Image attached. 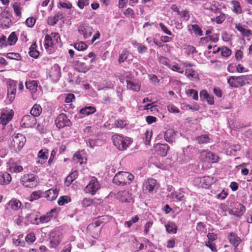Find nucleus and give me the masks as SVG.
I'll list each match as a JSON object with an SVG mask.
<instances>
[{"instance_id":"aec40b11","label":"nucleus","mask_w":252,"mask_h":252,"mask_svg":"<svg viewBox=\"0 0 252 252\" xmlns=\"http://www.w3.org/2000/svg\"><path fill=\"white\" fill-rule=\"evenodd\" d=\"M212 16L214 17V18H211L212 21L218 24L222 23L226 17L225 14L221 12L220 10L218 14H216L215 15H212Z\"/></svg>"},{"instance_id":"603ef678","label":"nucleus","mask_w":252,"mask_h":252,"mask_svg":"<svg viewBox=\"0 0 252 252\" xmlns=\"http://www.w3.org/2000/svg\"><path fill=\"white\" fill-rule=\"evenodd\" d=\"M231 51L227 47H223L221 48V54L222 56L227 57L230 55Z\"/></svg>"},{"instance_id":"9d476101","label":"nucleus","mask_w":252,"mask_h":252,"mask_svg":"<svg viewBox=\"0 0 252 252\" xmlns=\"http://www.w3.org/2000/svg\"><path fill=\"white\" fill-rule=\"evenodd\" d=\"M55 124L57 127L61 128L65 126H70L71 125V123L65 114L62 113L56 118Z\"/></svg>"},{"instance_id":"2eb2a0df","label":"nucleus","mask_w":252,"mask_h":252,"mask_svg":"<svg viewBox=\"0 0 252 252\" xmlns=\"http://www.w3.org/2000/svg\"><path fill=\"white\" fill-rule=\"evenodd\" d=\"M14 112L12 110L9 112H5L1 113L0 117V124H1L3 127L5 126L12 119Z\"/></svg>"},{"instance_id":"f03ea898","label":"nucleus","mask_w":252,"mask_h":252,"mask_svg":"<svg viewBox=\"0 0 252 252\" xmlns=\"http://www.w3.org/2000/svg\"><path fill=\"white\" fill-rule=\"evenodd\" d=\"M112 139L114 145L120 150H126L131 143L129 138L117 134L113 135Z\"/></svg>"},{"instance_id":"37998d69","label":"nucleus","mask_w":252,"mask_h":252,"mask_svg":"<svg viewBox=\"0 0 252 252\" xmlns=\"http://www.w3.org/2000/svg\"><path fill=\"white\" fill-rule=\"evenodd\" d=\"M17 40V37L14 32H12L7 38L8 44L9 45H14Z\"/></svg>"},{"instance_id":"8fccbe9b","label":"nucleus","mask_w":252,"mask_h":252,"mask_svg":"<svg viewBox=\"0 0 252 252\" xmlns=\"http://www.w3.org/2000/svg\"><path fill=\"white\" fill-rule=\"evenodd\" d=\"M204 8L212 11L213 13H214V15H215L216 14H218L219 13V11L220 10L219 8H218L215 5H210L209 6H207V5H206L204 6Z\"/></svg>"},{"instance_id":"e2e57ef3","label":"nucleus","mask_w":252,"mask_h":252,"mask_svg":"<svg viewBox=\"0 0 252 252\" xmlns=\"http://www.w3.org/2000/svg\"><path fill=\"white\" fill-rule=\"evenodd\" d=\"M159 27H160L161 30L166 34L171 35H172V32L167 28V27L162 23H159Z\"/></svg>"},{"instance_id":"c9c22d12","label":"nucleus","mask_w":252,"mask_h":252,"mask_svg":"<svg viewBox=\"0 0 252 252\" xmlns=\"http://www.w3.org/2000/svg\"><path fill=\"white\" fill-rule=\"evenodd\" d=\"M76 67L79 72L83 73H86L90 69L89 66L82 62H78L76 65Z\"/></svg>"},{"instance_id":"ddd939ff","label":"nucleus","mask_w":252,"mask_h":252,"mask_svg":"<svg viewBox=\"0 0 252 252\" xmlns=\"http://www.w3.org/2000/svg\"><path fill=\"white\" fill-rule=\"evenodd\" d=\"M78 32L82 35L85 39L90 37L93 33V29L90 26L83 25L79 26L78 28Z\"/></svg>"},{"instance_id":"09e8293b","label":"nucleus","mask_w":252,"mask_h":252,"mask_svg":"<svg viewBox=\"0 0 252 252\" xmlns=\"http://www.w3.org/2000/svg\"><path fill=\"white\" fill-rule=\"evenodd\" d=\"M41 197L40 191H33L30 197L29 200L30 201H33V200H36Z\"/></svg>"},{"instance_id":"423d86ee","label":"nucleus","mask_w":252,"mask_h":252,"mask_svg":"<svg viewBox=\"0 0 252 252\" xmlns=\"http://www.w3.org/2000/svg\"><path fill=\"white\" fill-rule=\"evenodd\" d=\"M101 188L100 184L97 179L94 177H92L88 185L85 188V191L87 193H91L92 195H94L96 192Z\"/></svg>"},{"instance_id":"5701e85b","label":"nucleus","mask_w":252,"mask_h":252,"mask_svg":"<svg viewBox=\"0 0 252 252\" xmlns=\"http://www.w3.org/2000/svg\"><path fill=\"white\" fill-rule=\"evenodd\" d=\"M164 139L168 143H172L175 139V131L172 129H169L164 134Z\"/></svg>"},{"instance_id":"f257e3e1","label":"nucleus","mask_w":252,"mask_h":252,"mask_svg":"<svg viewBox=\"0 0 252 252\" xmlns=\"http://www.w3.org/2000/svg\"><path fill=\"white\" fill-rule=\"evenodd\" d=\"M133 179V175L129 172H119L115 175L113 181L116 185L124 186L129 184Z\"/></svg>"},{"instance_id":"bb28decb","label":"nucleus","mask_w":252,"mask_h":252,"mask_svg":"<svg viewBox=\"0 0 252 252\" xmlns=\"http://www.w3.org/2000/svg\"><path fill=\"white\" fill-rule=\"evenodd\" d=\"M127 89L135 92H138L140 90V85L134 81L126 80Z\"/></svg>"},{"instance_id":"338daca9","label":"nucleus","mask_w":252,"mask_h":252,"mask_svg":"<svg viewBox=\"0 0 252 252\" xmlns=\"http://www.w3.org/2000/svg\"><path fill=\"white\" fill-rule=\"evenodd\" d=\"M35 236L33 233L29 234L26 237V241L27 242L32 243L35 241Z\"/></svg>"},{"instance_id":"cd10ccee","label":"nucleus","mask_w":252,"mask_h":252,"mask_svg":"<svg viewBox=\"0 0 252 252\" xmlns=\"http://www.w3.org/2000/svg\"><path fill=\"white\" fill-rule=\"evenodd\" d=\"M233 8L232 11L236 14H239L242 13V9L240 2L237 0H232L231 1Z\"/></svg>"},{"instance_id":"f3484780","label":"nucleus","mask_w":252,"mask_h":252,"mask_svg":"<svg viewBox=\"0 0 252 252\" xmlns=\"http://www.w3.org/2000/svg\"><path fill=\"white\" fill-rule=\"evenodd\" d=\"M118 197L122 202L129 203L132 201L131 195L126 190L119 192Z\"/></svg>"},{"instance_id":"20e7f679","label":"nucleus","mask_w":252,"mask_h":252,"mask_svg":"<svg viewBox=\"0 0 252 252\" xmlns=\"http://www.w3.org/2000/svg\"><path fill=\"white\" fill-rule=\"evenodd\" d=\"M247 79V76H230L227 78V83L231 87L238 88L244 86Z\"/></svg>"},{"instance_id":"49530a36","label":"nucleus","mask_w":252,"mask_h":252,"mask_svg":"<svg viewBox=\"0 0 252 252\" xmlns=\"http://www.w3.org/2000/svg\"><path fill=\"white\" fill-rule=\"evenodd\" d=\"M6 57L8 59L12 60H20L21 57L20 54L15 53H8L6 55Z\"/></svg>"},{"instance_id":"e433bc0d","label":"nucleus","mask_w":252,"mask_h":252,"mask_svg":"<svg viewBox=\"0 0 252 252\" xmlns=\"http://www.w3.org/2000/svg\"><path fill=\"white\" fill-rule=\"evenodd\" d=\"M61 16H62V14L58 13L53 17H49L47 20L48 24H49L51 26L54 25L59 21V20L60 18V17Z\"/></svg>"},{"instance_id":"b1692460","label":"nucleus","mask_w":252,"mask_h":252,"mask_svg":"<svg viewBox=\"0 0 252 252\" xmlns=\"http://www.w3.org/2000/svg\"><path fill=\"white\" fill-rule=\"evenodd\" d=\"M235 28L239 31L243 36L249 37L252 35V32L242 27L239 24H235Z\"/></svg>"},{"instance_id":"393cba45","label":"nucleus","mask_w":252,"mask_h":252,"mask_svg":"<svg viewBox=\"0 0 252 252\" xmlns=\"http://www.w3.org/2000/svg\"><path fill=\"white\" fill-rule=\"evenodd\" d=\"M229 240L235 248H236L241 242V239L234 233H230L229 236Z\"/></svg>"},{"instance_id":"774afa93","label":"nucleus","mask_w":252,"mask_h":252,"mask_svg":"<svg viewBox=\"0 0 252 252\" xmlns=\"http://www.w3.org/2000/svg\"><path fill=\"white\" fill-rule=\"evenodd\" d=\"M126 123L125 121L120 120H117L115 122L116 126L117 127H120L121 128L124 127L126 126Z\"/></svg>"},{"instance_id":"6e6552de","label":"nucleus","mask_w":252,"mask_h":252,"mask_svg":"<svg viewBox=\"0 0 252 252\" xmlns=\"http://www.w3.org/2000/svg\"><path fill=\"white\" fill-rule=\"evenodd\" d=\"M200 158L204 162L213 163L218 162L219 159L218 156L207 150L202 151L200 153Z\"/></svg>"},{"instance_id":"69168bd1","label":"nucleus","mask_w":252,"mask_h":252,"mask_svg":"<svg viewBox=\"0 0 252 252\" xmlns=\"http://www.w3.org/2000/svg\"><path fill=\"white\" fill-rule=\"evenodd\" d=\"M205 245L209 248L212 251L216 252L217 250L215 245V244L210 241H208L206 242Z\"/></svg>"},{"instance_id":"a19ab883","label":"nucleus","mask_w":252,"mask_h":252,"mask_svg":"<svg viewBox=\"0 0 252 252\" xmlns=\"http://www.w3.org/2000/svg\"><path fill=\"white\" fill-rule=\"evenodd\" d=\"M171 195L173 198H175L179 201H185V197L184 194L180 191H173L171 193Z\"/></svg>"},{"instance_id":"de8ad7c7","label":"nucleus","mask_w":252,"mask_h":252,"mask_svg":"<svg viewBox=\"0 0 252 252\" xmlns=\"http://www.w3.org/2000/svg\"><path fill=\"white\" fill-rule=\"evenodd\" d=\"M70 201V199L67 196H61L59 198L58 203L59 205L62 206L65 203H67Z\"/></svg>"},{"instance_id":"c756f323","label":"nucleus","mask_w":252,"mask_h":252,"mask_svg":"<svg viewBox=\"0 0 252 252\" xmlns=\"http://www.w3.org/2000/svg\"><path fill=\"white\" fill-rule=\"evenodd\" d=\"M41 112V107L40 106V105L35 104L31 109L30 113L32 116L34 117H35L39 116Z\"/></svg>"},{"instance_id":"4468645a","label":"nucleus","mask_w":252,"mask_h":252,"mask_svg":"<svg viewBox=\"0 0 252 252\" xmlns=\"http://www.w3.org/2000/svg\"><path fill=\"white\" fill-rule=\"evenodd\" d=\"M49 75L54 81L56 82L59 80L61 76V72L60 67L58 64H55L53 65Z\"/></svg>"},{"instance_id":"0e129e2a","label":"nucleus","mask_w":252,"mask_h":252,"mask_svg":"<svg viewBox=\"0 0 252 252\" xmlns=\"http://www.w3.org/2000/svg\"><path fill=\"white\" fill-rule=\"evenodd\" d=\"M51 37H52L54 42L58 43L60 41L61 38L60 36L58 33L53 32L51 34Z\"/></svg>"},{"instance_id":"c85d7f7f","label":"nucleus","mask_w":252,"mask_h":252,"mask_svg":"<svg viewBox=\"0 0 252 252\" xmlns=\"http://www.w3.org/2000/svg\"><path fill=\"white\" fill-rule=\"evenodd\" d=\"M214 182L213 178L208 176H204L200 179V183L204 188H207Z\"/></svg>"},{"instance_id":"9b49d317","label":"nucleus","mask_w":252,"mask_h":252,"mask_svg":"<svg viewBox=\"0 0 252 252\" xmlns=\"http://www.w3.org/2000/svg\"><path fill=\"white\" fill-rule=\"evenodd\" d=\"M17 82L9 80L7 83V97L12 102L15 99Z\"/></svg>"},{"instance_id":"58836bf2","label":"nucleus","mask_w":252,"mask_h":252,"mask_svg":"<svg viewBox=\"0 0 252 252\" xmlns=\"http://www.w3.org/2000/svg\"><path fill=\"white\" fill-rule=\"evenodd\" d=\"M1 177L3 181L1 182V185H7L11 181V177L10 174L7 172H4L2 174Z\"/></svg>"},{"instance_id":"473e14b6","label":"nucleus","mask_w":252,"mask_h":252,"mask_svg":"<svg viewBox=\"0 0 252 252\" xmlns=\"http://www.w3.org/2000/svg\"><path fill=\"white\" fill-rule=\"evenodd\" d=\"M36 44L34 42L30 47L29 49V55L31 57L33 58H37L39 55V52L36 49Z\"/></svg>"},{"instance_id":"6ab92c4d","label":"nucleus","mask_w":252,"mask_h":252,"mask_svg":"<svg viewBox=\"0 0 252 252\" xmlns=\"http://www.w3.org/2000/svg\"><path fill=\"white\" fill-rule=\"evenodd\" d=\"M59 190L57 189H51L45 192V197L48 200L52 201L55 199L58 195Z\"/></svg>"},{"instance_id":"052dcab7","label":"nucleus","mask_w":252,"mask_h":252,"mask_svg":"<svg viewBox=\"0 0 252 252\" xmlns=\"http://www.w3.org/2000/svg\"><path fill=\"white\" fill-rule=\"evenodd\" d=\"M35 23V20L33 18H28L26 21V24L28 27H32Z\"/></svg>"},{"instance_id":"864d4df0","label":"nucleus","mask_w":252,"mask_h":252,"mask_svg":"<svg viewBox=\"0 0 252 252\" xmlns=\"http://www.w3.org/2000/svg\"><path fill=\"white\" fill-rule=\"evenodd\" d=\"M185 52L188 55L193 54L194 53L196 52L195 48L191 45H187L185 48Z\"/></svg>"},{"instance_id":"a18cd8bd","label":"nucleus","mask_w":252,"mask_h":252,"mask_svg":"<svg viewBox=\"0 0 252 252\" xmlns=\"http://www.w3.org/2000/svg\"><path fill=\"white\" fill-rule=\"evenodd\" d=\"M74 47L78 51H83L86 49L87 46L84 42H80L75 43Z\"/></svg>"},{"instance_id":"c03bdc74","label":"nucleus","mask_w":252,"mask_h":252,"mask_svg":"<svg viewBox=\"0 0 252 252\" xmlns=\"http://www.w3.org/2000/svg\"><path fill=\"white\" fill-rule=\"evenodd\" d=\"M191 27L195 34L199 36L203 35V32L198 25H192Z\"/></svg>"},{"instance_id":"0eeeda50","label":"nucleus","mask_w":252,"mask_h":252,"mask_svg":"<svg viewBox=\"0 0 252 252\" xmlns=\"http://www.w3.org/2000/svg\"><path fill=\"white\" fill-rule=\"evenodd\" d=\"M100 220H95L94 223L89 224L87 227L88 231L95 239L98 238L101 230V227L100 226Z\"/></svg>"},{"instance_id":"a211bd4d","label":"nucleus","mask_w":252,"mask_h":252,"mask_svg":"<svg viewBox=\"0 0 252 252\" xmlns=\"http://www.w3.org/2000/svg\"><path fill=\"white\" fill-rule=\"evenodd\" d=\"M61 241L60 235L55 232L51 233L50 247L56 248Z\"/></svg>"},{"instance_id":"5fc2aeb1","label":"nucleus","mask_w":252,"mask_h":252,"mask_svg":"<svg viewBox=\"0 0 252 252\" xmlns=\"http://www.w3.org/2000/svg\"><path fill=\"white\" fill-rule=\"evenodd\" d=\"M128 52L127 51H123L119 58V62L123 63L127 58Z\"/></svg>"},{"instance_id":"79ce46f5","label":"nucleus","mask_w":252,"mask_h":252,"mask_svg":"<svg viewBox=\"0 0 252 252\" xmlns=\"http://www.w3.org/2000/svg\"><path fill=\"white\" fill-rule=\"evenodd\" d=\"M53 42L54 41L53 40L52 37L48 34L46 35L45 36V44H44V46H45V48L48 49L49 47H52V46L53 44Z\"/></svg>"},{"instance_id":"680f3d73","label":"nucleus","mask_w":252,"mask_h":252,"mask_svg":"<svg viewBox=\"0 0 252 252\" xmlns=\"http://www.w3.org/2000/svg\"><path fill=\"white\" fill-rule=\"evenodd\" d=\"M189 92L190 96H191L193 99L195 100H198V96L197 91L193 89H190L189 90Z\"/></svg>"},{"instance_id":"4c0bfd02","label":"nucleus","mask_w":252,"mask_h":252,"mask_svg":"<svg viewBox=\"0 0 252 252\" xmlns=\"http://www.w3.org/2000/svg\"><path fill=\"white\" fill-rule=\"evenodd\" d=\"M95 108L92 106L86 107L85 108H82L80 112L81 114L89 115L92 114L94 113L95 112Z\"/></svg>"},{"instance_id":"f704fd0d","label":"nucleus","mask_w":252,"mask_h":252,"mask_svg":"<svg viewBox=\"0 0 252 252\" xmlns=\"http://www.w3.org/2000/svg\"><path fill=\"white\" fill-rule=\"evenodd\" d=\"M196 140L200 144L209 143L212 142V139L208 135L203 134L196 138Z\"/></svg>"},{"instance_id":"2f4dec72","label":"nucleus","mask_w":252,"mask_h":252,"mask_svg":"<svg viewBox=\"0 0 252 252\" xmlns=\"http://www.w3.org/2000/svg\"><path fill=\"white\" fill-rule=\"evenodd\" d=\"M78 174L77 171H74L71 174H70L66 178L65 183L67 186L70 185V184L75 180L78 177Z\"/></svg>"},{"instance_id":"39448f33","label":"nucleus","mask_w":252,"mask_h":252,"mask_svg":"<svg viewBox=\"0 0 252 252\" xmlns=\"http://www.w3.org/2000/svg\"><path fill=\"white\" fill-rule=\"evenodd\" d=\"M21 182L26 187L32 188L37 185V177L33 174H26L21 178Z\"/></svg>"},{"instance_id":"1a4fd4ad","label":"nucleus","mask_w":252,"mask_h":252,"mask_svg":"<svg viewBox=\"0 0 252 252\" xmlns=\"http://www.w3.org/2000/svg\"><path fill=\"white\" fill-rule=\"evenodd\" d=\"M158 188V184L156 180L149 179L146 181L143 185V189L146 192L153 193L156 192Z\"/></svg>"},{"instance_id":"6e6d98bb","label":"nucleus","mask_w":252,"mask_h":252,"mask_svg":"<svg viewBox=\"0 0 252 252\" xmlns=\"http://www.w3.org/2000/svg\"><path fill=\"white\" fill-rule=\"evenodd\" d=\"M168 110L171 113H178L180 112L179 109L174 105L170 104L167 106Z\"/></svg>"},{"instance_id":"412c9836","label":"nucleus","mask_w":252,"mask_h":252,"mask_svg":"<svg viewBox=\"0 0 252 252\" xmlns=\"http://www.w3.org/2000/svg\"><path fill=\"white\" fill-rule=\"evenodd\" d=\"M26 86L27 89H29L31 93H34L38 87V83L37 81L30 80L26 82Z\"/></svg>"},{"instance_id":"7c9ffc66","label":"nucleus","mask_w":252,"mask_h":252,"mask_svg":"<svg viewBox=\"0 0 252 252\" xmlns=\"http://www.w3.org/2000/svg\"><path fill=\"white\" fill-rule=\"evenodd\" d=\"M8 205L12 210L16 211L20 208L22 203L19 200L16 199H13L9 201Z\"/></svg>"},{"instance_id":"dca6fc26","label":"nucleus","mask_w":252,"mask_h":252,"mask_svg":"<svg viewBox=\"0 0 252 252\" xmlns=\"http://www.w3.org/2000/svg\"><path fill=\"white\" fill-rule=\"evenodd\" d=\"M49 155L48 150L46 148L40 150L38 153L37 158H39L36 161V164H43L46 162Z\"/></svg>"},{"instance_id":"ea45409f","label":"nucleus","mask_w":252,"mask_h":252,"mask_svg":"<svg viewBox=\"0 0 252 252\" xmlns=\"http://www.w3.org/2000/svg\"><path fill=\"white\" fill-rule=\"evenodd\" d=\"M53 212H54V210L52 209L51 210L50 212L47 213L46 215L41 216L39 219L40 222L43 223L48 222L52 218L51 213Z\"/></svg>"},{"instance_id":"f8f14e48","label":"nucleus","mask_w":252,"mask_h":252,"mask_svg":"<svg viewBox=\"0 0 252 252\" xmlns=\"http://www.w3.org/2000/svg\"><path fill=\"white\" fill-rule=\"evenodd\" d=\"M21 124L25 127H32L36 125V119L32 115H26L23 117Z\"/></svg>"},{"instance_id":"a878e982","label":"nucleus","mask_w":252,"mask_h":252,"mask_svg":"<svg viewBox=\"0 0 252 252\" xmlns=\"http://www.w3.org/2000/svg\"><path fill=\"white\" fill-rule=\"evenodd\" d=\"M165 227L168 233L175 234L177 232V227L174 222H168V223L165 225Z\"/></svg>"},{"instance_id":"72a5a7b5","label":"nucleus","mask_w":252,"mask_h":252,"mask_svg":"<svg viewBox=\"0 0 252 252\" xmlns=\"http://www.w3.org/2000/svg\"><path fill=\"white\" fill-rule=\"evenodd\" d=\"M185 75L190 80H192L198 77L196 72L192 68H187L185 71Z\"/></svg>"},{"instance_id":"4be33fe9","label":"nucleus","mask_w":252,"mask_h":252,"mask_svg":"<svg viewBox=\"0 0 252 252\" xmlns=\"http://www.w3.org/2000/svg\"><path fill=\"white\" fill-rule=\"evenodd\" d=\"M156 148L158 151L159 154L162 157H164L166 155L169 147L167 144H158L156 145Z\"/></svg>"},{"instance_id":"13d9d810","label":"nucleus","mask_w":252,"mask_h":252,"mask_svg":"<svg viewBox=\"0 0 252 252\" xmlns=\"http://www.w3.org/2000/svg\"><path fill=\"white\" fill-rule=\"evenodd\" d=\"M13 8L16 15L17 16H20L21 14L20 6L17 3H14L13 4Z\"/></svg>"},{"instance_id":"7ed1b4c3","label":"nucleus","mask_w":252,"mask_h":252,"mask_svg":"<svg viewBox=\"0 0 252 252\" xmlns=\"http://www.w3.org/2000/svg\"><path fill=\"white\" fill-rule=\"evenodd\" d=\"M26 141L25 137L22 134L18 133L12 136L10 144L15 151H19L23 148Z\"/></svg>"},{"instance_id":"3c124183","label":"nucleus","mask_w":252,"mask_h":252,"mask_svg":"<svg viewBox=\"0 0 252 252\" xmlns=\"http://www.w3.org/2000/svg\"><path fill=\"white\" fill-rule=\"evenodd\" d=\"M73 159L76 162H79L80 164L83 163V158L79 153H76L73 157Z\"/></svg>"},{"instance_id":"bf43d9fd","label":"nucleus","mask_w":252,"mask_h":252,"mask_svg":"<svg viewBox=\"0 0 252 252\" xmlns=\"http://www.w3.org/2000/svg\"><path fill=\"white\" fill-rule=\"evenodd\" d=\"M194 150V148L191 146H187L186 148H183V152L184 155L187 156L188 155L192 153Z\"/></svg>"},{"instance_id":"4d7b16f0","label":"nucleus","mask_w":252,"mask_h":252,"mask_svg":"<svg viewBox=\"0 0 252 252\" xmlns=\"http://www.w3.org/2000/svg\"><path fill=\"white\" fill-rule=\"evenodd\" d=\"M89 0H79L77 3V6L80 9H83L85 6L89 4Z\"/></svg>"}]
</instances>
